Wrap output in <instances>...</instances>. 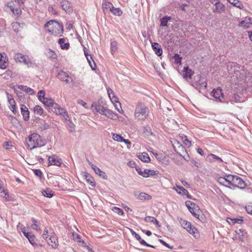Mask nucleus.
<instances>
[{"label":"nucleus","mask_w":252,"mask_h":252,"mask_svg":"<svg viewBox=\"0 0 252 252\" xmlns=\"http://www.w3.org/2000/svg\"><path fill=\"white\" fill-rule=\"evenodd\" d=\"M45 145V141L39 134L36 133H33L29 135L26 140L27 148L30 150L41 147Z\"/></svg>","instance_id":"nucleus-1"},{"label":"nucleus","mask_w":252,"mask_h":252,"mask_svg":"<svg viewBox=\"0 0 252 252\" xmlns=\"http://www.w3.org/2000/svg\"><path fill=\"white\" fill-rule=\"evenodd\" d=\"M25 0H14L7 3L4 6L6 11H10L15 17H18L22 13L21 5L23 4Z\"/></svg>","instance_id":"nucleus-2"},{"label":"nucleus","mask_w":252,"mask_h":252,"mask_svg":"<svg viewBox=\"0 0 252 252\" xmlns=\"http://www.w3.org/2000/svg\"><path fill=\"white\" fill-rule=\"evenodd\" d=\"M149 108L143 103L139 102L135 106L134 116L137 120H144L148 116Z\"/></svg>","instance_id":"nucleus-3"},{"label":"nucleus","mask_w":252,"mask_h":252,"mask_svg":"<svg viewBox=\"0 0 252 252\" xmlns=\"http://www.w3.org/2000/svg\"><path fill=\"white\" fill-rule=\"evenodd\" d=\"M45 27L49 32L55 36H61L63 32L62 25L55 20H50L45 25Z\"/></svg>","instance_id":"nucleus-4"},{"label":"nucleus","mask_w":252,"mask_h":252,"mask_svg":"<svg viewBox=\"0 0 252 252\" xmlns=\"http://www.w3.org/2000/svg\"><path fill=\"white\" fill-rule=\"evenodd\" d=\"M49 109L57 115L62 116L65 120H68L69 118L67 111L65 109L61 108L59 104L54 102L53 104L50 106Z\"/></svg>","instance_id":"nucleus-5"},{"label":"nucleus","mask_w":252,"mask_h":252,"mask_svg":"<svg viewBox=\"0 0 252 252\" xmlns=\"http://www.w3.org/2000/svg\"><path fill=\"white\" fill-rule=\"evenodd\" d=\"M192 86L195 89L200 92L202 90H204L207 87V83L203 79H201L200 75H197L194 78L192 83Z\"/></svg>","instance_id":"nucleus-6"},{"label":"nucleus","mask_w":252,"mask_h":252,"mask_svg":"<svg viewBox=\"0 0 252 252\" xmlns=\"http://www.w3.org/2000/svg\"><path fill=\"white\" fill-rule=\"evenodd\" d=\"M14 59L17 62L23 63L28 67L32 66V63L31 60L28 56L23 55L21 53H17L14 55Z\"/></svg>","instance_id":"nucleus-7"},{"label":"nucleus","mask_w":252,"mask_h":252,"mask_svg":"<svg viewBox=\"0 0 252 252\" xmlns=\"http://www.w3.org/2000/svg\"><path fill=\"white\" fill-rule=\"evenodd\" d=\"M181 223L183 227L186 229L190 234L193 235L194 237H198L199 236V233L197 229L192 226L190 222L184 220L181 222Z\"/></svg>","instance_id":"nucleus-8"},{"label":"nucleus","mask_w":252,"mask_h":252,"mask_svg":"<svg viewBox=\"0 0 252 252\" xmlns=\"http://www.w3.org/2000/svg\"><path fill=\"white\" fill-rule=\"evenodd\" d=\"M234 179H235V175L230 174L226 175L225 177H220L219 178L218 182L220 184L224 186L228 187L232 186V184L234 183Z\"/></svg>","instance_id":"nucleus-9"},{"label":"nucleus","mask_w":252,"mask_h":252,"mask_svg":"<svg viewBox=\"0 0 252 252\" xmlns=\"http://www.w3.org/2000/svg\"><path fill=\"white\" fill-rule=\"evenodd\" d=\"M186 205L192 215L196 218L199 219V215L198 213L200 212L199 207L194 203H193L190 201H186Z\"/></svg>","instance_id":"nucleus-10"},{"label":"nucleus","mask_w":252,"mask_h":252,"mask_svg":"<svg viewBox=\"0 0 252 252\" xmlns=\"http://www.w3.org/2000/svg\"><path fill=\"white\" fill-rule=\"evenodd\" d=\"M22 232L33 247H37V245L36 243V237L33 234L26 232V227H23L22 228Z\"/></svg>","instance_id":"nucleus-11"},{"label":"nucleus","mask_w":252,"mask_h":252,"mask_svg":"<svg viewBox=\"0 0 252 252\" xmlns=\"http://www.w3.org/2000/svg\"><path fill=\"white\" fill-rule=\"evenodd\" d=\"M57 77L60 81L64 82L66 84L73 82V79L66 72L63 70L59 72Z\"/></svg>","instance_id":"nucleus-12"},{"label":"nucleus","mask_w":252,"mask_h":252,"mask_svg":"<svg viewBox=\"0 0 252 252\" xmlns=\"http://www.w3.org/2000/svg\"><path fill=\"white\" fill-rule=\"evenodd\" d=\"M60 4L63 10L67 13H71L73 11L72 3L67 0H62L60 2Z\"/></svg>","instance_id":"nucleus-13"},{"label":"nucleus","mask_w":252,"mask_h":252,"mask_svg":"<svg viewBox=\"0 0 252 252\" xmlns=\"http://www.w3.org/2000/svg\"><path fill=\"white\" fill-rule=\"evenodd\" d=\"M212 7L213 11L216 13H221L225 10L224 5L220 1L215 2Z\"/></svg>","instance_id":"nucleus-14"},{"label":"nucleus","mask_w":252,"mask_h":252,"mask_svg":"<svg viewBox=\"0 0 252 252\" xmlns=\"http://www.w3.org/2000/svg\"><path fill=\"white\" fill-rule=\"evenodd\" d=\"M211 95L219 101H220L223 98V94L222 93V90L220 87L217 88L216 89H214L211 92Z\"/></svg>","instance_id":"nucleus-15"},{"label":"nucleus","mask_w":252,"mask_h":252,"mask_svg":"<svg viewBox=\"0 0 252 252\" xmlns=\"http://www.w3.org/2000/svg\"><path fill=\"white\" fill-rule=\"evenodd\" d=\"M234 183L232 187H238L240 189H244L245 187V184L242 179L238 176L235 175V179L233 180Z\"/></svg>","instance_id":"nucleus-16"},{"label":"nucleus","mask_w":252,"mask_h":252,"mask_svg":"<svg viewBox=\"0 0 252 252\" xmlns=\"http://www.w3.org/2000/svg\"><path fill=\"white\" fill-rule=\"evenodd\" d=\"M171 142L172 143L174 151L177 153L179 154L180 152L186 151L184 146L179 141L174 139Z\"/></svg>","instance_id":"nucleus-17"},{"label":"nucleus","mask_w":252,"mask_h":252,"mask_svg":"<svg viewBox=\"0 0 252 252\" xmlns=\"http://www.w3.org/2000/svg\"><path fill=\"white\" fill-rule=\"evenodd\" d=\"M49 165H54L60 166L62 164V159L53 155L48 158Z\"/></svg>","instance_id":"nucleus-18"},{"label":"nucleus","mask_w":252,"mask_h":252,"mask_svg":"<svg viewBox=\"0 0 252 252\" xmlns=\"http://www.w3.org/2000/svg\"><path fill=\"white\" fill-rule=\"evenodd\" d=\"M8 65V59L5 53H0V68L4 69Z\"/></svg>","instance_id":"nucleus-19"},{"label":"nucleus","mask_w":252,"mask_h":252,"mask_svg":"<svg viewBox=\"0 0 252 252\" xmlns=\"http://www.w3.org/2000/svg\"><path fill=\"white\" fill-rule=\"evenodd\" d=\"M134 194L137 199L141 200H150L152 198L151 195L145 192L136 191Z\"/></svg>","instance_id":"nucleus-20"},{"label":"nucleus","mask_w":252,"mask_h":252,"mask_svg":"<svg viewBox=\"0 0 252 252\" xmlns=\"http://www.w3.org/2000/svg\"><path fill=\"white\" fill-rule=\"evenodd\" d=\"M85 49H86V48H84V54L87 58V60L88 61V62L89 65H90L91 68L93 70H95L96 66L94 61L93 59L92 58V56L91 55L88 54V53H87L86 52V51L85 50Z\"/></svg>","instance_id":"nucleus-21"},{"label":"nucleus","mask_w":252,"mask_h":252,"mask_svg":"<svg viewBox=\"0 0 252 252\" xmlns=\"http://www.w3.org/2000/svg\"><path fill=\"white\" fill-rule=\"evenodd\" d=\"M90 165H91L92 168L96 174L104 179H107L106 174L104 171H102L100 169L92 163H90Z\"/></svg>","instance_id":"nucleus-22"},{"label":"nucleus","mask_w":252,"mask_h":252,"mask_svg":"<svg viewBox=\"0 0 252 252\" xmlns=\"http://www.w3.org/2000/svg\"><path fill=\"white\" fill-rule=\"evenodd\" d=\"M103 115H105L108 118L113 120H116L119 118L117 114L107 108H106Z\"/></svg>","instance_id":"nucleus-23"},{"label":"nucleus","mask_w":252,"mask_h":252,"mask_svg":"<svg viewBox=\"0 0 252 252\" xmlns=\"http://www.w3.org/2000/svg\"><path fill=\"white\" fill-rule=\"evenodd\" d=\"M46 240L48 244L54 249H56L59 245L57 237H51V238H49Z\"/></svg>","instance_id":"nucleus-24"},{"label":"nucleus","mask_w":252,"mask_h":252,"mask_svg":"<svg viewBox=\"0 0 252 252\" xmlns=\"http://www.w3.org/2000/svg\"><path fill=\"white\" fill-rule=\"evenodd\" d=\"M239 26L244 29H248L252 26V22L250 18L246 17L244 20L241 21Z\"/></svg>","instance_id":"nucleus-25"},{"label":"nucleus","mask_w":252,"mask_h":252,"mask_svg":"<svg viewBox=\"0 0 252 252\" xmlns=\"http://www.w3.org/2000/svg\"><path fill=\"white\" fill-rule=\"evenodd\" d=\"M112 138L114 141L119 142H124L126 144L130 145L131 143L127 139H124L121 135L113 133L112 134Z\"/></svg>","instance_id":"nucleus-26"},{"label":"nucleus","mask_w":252,"mask_h":252,"mask_svg":"<svg viewBox=\"0 0 252 252\" xmlns=\"http://www.w3.org/2000/svg\"><path fill=\"white\" fill-rule=\"evenodd\" d=\"M21 112L25 121H28L29 119L30 113L28 108L24 104L21 105Z\"/></svg>","instance_id":"nucleus-27"},{"label":"nucleus","mask_w":252,"mask_h":252,"mask_svg":"<svg viewBox=\"0 0 252 252\" xmlns=\"http://www.w3.org/2000/svg\"><path fill=\"white\" fill-rule=\"evenodd\" d=\"M152 47L157 56H160L162 55V50L158 43L154 42L152 44Z\"/></svg>","instance_id":"nucleus-28"},{"label":"nucleus","mask_w":252,"mask_h":252,"mask_svg":"<svg viewBox=\"0 0 252 252\" xmlns=\"http://www.w3.org/2000/svg\"><path fill=\"white\" fill-rule=\"evenodd\" d=\"M194 72L188 67H185L183 70V76L186 79H190Z\"/></svg>","instance_id":"nucleus-29"},{"label":"nucleus","mask_w":252,"mask_h":252,"mask_svg":"<svg viewBox=\"0 0 252 252\" xmlns=\"http://www.w3.org/2000/svg\"><path fill=\"white\" fill-rule=\"evenodd\" d=\"M113 4L109 1H103L102 4V8L103 12L105 14L110 10V9L113 7Z\"/></svg>","instance_id":"nucleus-30"},{"label":"nucleus","mask_w":252,"mask_h":252,"mask_svg":"<svg viewBox=\"0 0 252 252\" xmlns=\"http://www.w3.org/2000/svg\"><path fill=\"white\" fill-rule=\"evenodd\" d=\"M18 89L24 92H26L30 95H32L34 94V92L33 89L24 85H19L18 86Z\"/></svg>","instance_id":"nucleus-31"},{"label":"nucleus","mask_w":252,"mask_h":252,"mask_svg":"<svg viewBox=\"0 0 252 252\" xmlns=\"http://www.w3.org/2000/svg\"><path fill=\"white\" fill-rule=\"evenodd\" d=\"M136 170L140 175L145 178L149 177L150 172H152L150 170L148 169H144L143 171H142L139 167L136 168Z\"/></svg>","instance_id":"nucleus-32"},{"label":"nucleus","mask_w":252,"mask_h":252,"mask_svg":"<svg viewBox=\"0 0 252 252\" xmlns=\"http://www.w3.org/2000/svg\"><path fill=\"white\" fill-rule=\"evenodd\" d=\"M45 54L47 58L50 59H56L57 57L56 53L50 49H47L45 51Z\"/></svg>","instance_id":"nucleus-33"},{"label":"nucleus","mask_w":252,"mask_h":252,"mask_svg":"<svg viewBox=\"0 0 252 252\" xmlns=\"http://www.w3.org/2000/svg\"><path fill=\"white\" fill-rule=\"evenodd\" d=\"M58 43L60 45L62 49L66 50L68 49L69 47V43H65L64 38H60L58 40Z\"/></svg>","instance_id":"nucleus-34"},{"label":"nucleus","mask_w":252,"mask_h":252,"mask_svg":"<svg viewBox=\"0 0 252 252\" xmlns=\"http://www.w3.org/2000/svg\"><path fill=\"white\" fill-rule=\"evenodd\" d=\"M31 221L32 223L31 225V227L32 229L35 230L36 231L40 230V227L39 226L40 223L38 222V221L33 218L31 219Z\"/></svg>","instance_id":"nucleus-35"},{"label":"nucleus","mask_w":252,"mask_h":252,"mask_svg":"<svg viewBox=\"0 0 252 252\" xmlns=\"http://www.w3.org/2000/svg\"><path fill=\"white\" fill-rule=\"evenodd\" d=\"M84 177L87 182L92 187H95V183L93 178L90 175L86 173H84Z\"/></svg>","instance_id":"nucleus-36"},{"label":"nucleus","mask_w":252,"mask_h":252,"mask_svg":"<svg viewBox=\"0 0 252 252\" xmlns=\"http://www.w3.org/2000/svg\"><path fill=\"white\" fill-rule=\"evenodd\" d=\"M144 220L146 222H153V223L156 224L157 226H160L159 225V223H158V220L154 217H151V216L146 217L144 219Z\"/></svg>","instance_id":"nucleus-37"},{"label":"nucleus","mask_w":252,"mask_h":252,"mask_svg":"<svg viewBox=\"0 0 252 252\" xmlns=\"http://www.w3.org/2000/svg\"><path fill=\"white\" fill-rule=\"evenodd\" d=\"M139 158L142 161L148 162L150 160V157L146 153H143L138 156Z\"/></svg>","instance_id":"nucleus-38"},{"label":"nucleus","mask_w":252,"mask_h":252,"mask_svg":"<svg viewBox=\"0 0 252 252\" xmlns=\"http://www.w3.org/2000/svg\"><path fill=\"white\" fill-rule=\"evenodd\" d=\"M68 122L67 123V128L68 130L70 132H75V125L72 123V122L68 118V120H66Z\"/></svg>","instance_id":"nucleus-39"},{"label":"nucleus","mask_w":252,"mask_h":252,"mask_svg":"<svg viewBox=\"0 0 252 252\" xmlns=\"http://www.w3.org/2000/svg\"><path fill=\"white\" fill-rule=\"evenodd\" d=\"M208 158L209 161L211 162H213L215 161V160H217L220 162L223 161L222 159L220 158L213 154H210L208 156Z\"/></svg>","instance_id":"nucleus-40"},{"label":"nucleus","mask_w":252,"mask_h":252,"mask_svg":"<svg viewBox=\"0 0 252 252\" xmlns=\"http://www.w3.org/2000/svg\"><path fill=\"white\" fill-rule=\"evenodd\" d=\"M109 11H111L114 15L119 16H121L123 13L122 10L120 8H115L114 6L110 9Z\"/></svg>","instance_id":"nucleus-41"},{"label":"nucleus","mask_w":252,"mask_h":252,"mask_svg":"<svg viewBox=\"0 0 252 252\" xmlns=\"http://www.w3.org/2000/svg\"><path fill=\"white\" fill-rule=\"evenodd\" d=\"M241 101H242L241 97L237 94H234L232 98L230 100V102L232 104L234 103L240 102Z\"/></svg>","instance_id":"nucleus-42"},{"label":"nucleus","mask_w":252,"mask_h":252,"mask_svg":"<svg viewBox=\"0 0 252 252\" xmlns=\"http://www.w3.org/2000/svg\"><path fill=\"white\" fill-rule=\"evenodd\" d=\"M180 137L181 140H182V142L186 146H187L188 147H189L190 146H191V142L188 139L186 135L182 134L180 135Z\"/></svg>","instance_id":"nucleus-43"},{"label":"nucleus","mask_w":252,"mask_h":252,"mask_svg":"<svg viewBox=\"0 0 252 252\" xmlns=\"http://www.w3.org/2000/svg\"><path fill=\"white\" fill-rule=\"evenodd\" d=\"M41 102H42L45 106L50 107L54 101V100L51 98L45 97Z\"/></svg>","instance_id":"nucleus-44"},{"label":"nucleus","mask_w":252,"mask_h":252,"mask_svg":"<svg viewBox=\"0 0 252 252\" xmlns=\"http://www.w3.org/2000/svg\"><path fill=\"white\" fill-rule=\"evenodd\" d=\"M106 108H105L101 105H95V109L96 111L101 115H103V114L106 110Z\"/></svg>","instance_id":"nucleus-45"},{"label":"nucleus","mask_w":252,"mask_h":252,"mask_svg":"<svg viewBox=\"0 0 252 252\" xmlns=\"http://www.w3.org/2000/svg\"><path fill=\"white\" fill-rule=\"evenodd\" d=\"M229 3L236 7L242 8L243 7V4L238 0H227Z\"/></svg>","instance_id":"nucleus-46"},{"label":"nucleus","mask_w":252,"mask_h":252,"mask_svg":"<svg viewBox=\"0 0 252 252\" xmlns=\"http://www.w3.org/2000/svg\"><path fill=\"white\" fill-rule=\"evenodd\" d=\"M176 188L178 189H177L175 187L173 188V189L176 190V191L179 193L181 194H184L186 193V192H187V190L184 189L183 187L181 186H179L178 185H176Z\"/></svg>","instance_id":"nucleus-47"},{"label":"nucleus","mask_w":252,"mask_h":252,"mask_svg":"<svg viewBox=\"0 0 252 252\" xmlns=\"http://www.w3.org/2000/svg\"><path fill=\"white\" fill-rule=\"evenodd\" d=\"M171 19L170 17L165 16L163 17L162 18H161L160 20V26H167V23L169 20Z\"/></svg>","instance_id":"nucleus-48"},{"label":"nucleus","mask_w":252,"mask_h":252,"mask_svg":"<svg viewBox=\"0 0 252 252\" xmlns=\"http://www.w3.org/2000/svg\"><path fill=\"white\" fill-rule=\"evenodd\" d=\"M34 113L37 115H41L43 113V109L39 105H36L33 108Z\"/></svg>","instance_id":"nucleus-49"},{"label":"nucleus","mask_w":252,"mask_h":252,"mask_svg":"<svg viewBox=\"0 0 252 252\" xmlns=\"http://www.w3.org/2000/svg\"><path fill=\"white\" fill-rule=\"evenodd\" d=\"M0 196L4 198L6 201L9 200V196L8 194V192L4 189H3L2 190H1V191H0Z\"/></svg>","instance_id":"nucleus-50"},{"label":"nucleus","mask_w":252,"mask_h":252,"mask_svg":"<svg viewBox=\"0 0 252 252\" xmlns=\"http://www.w3.org/2000/svg\"><path fill=\"white\" fill-rule=\"evenodd\" d=\"M111 50L112 52H116L118 50V43L116 41H111Z\"/></svg>","instance_id":"nucleus-51"},{"label":"nucleus","mask_w":252,"mask_h":252,"mask_svg":"<svg viewBox=\"0 0 252 252\" xmlns=\"http://www.w3.org/2000/svg\"><path fill=\"white\" fill-rule=\"evenodd\" d=\"M43 195L47 197L51 198L53 196V193L51 190L46 189L42 191Z\"/></svg>","instance_id":"nucleus-52"},{"label":"nucleus","mask_w":252,"mask_h":252,"mask_svg":"<svg viewBox=\"0 0 252 252\" xmlns=\"http://www.w3.org/2000/svg\"><path fill=\"white\" fill-rule=\"evenodd\" d=\"M12 27L13 30L15 32H18L20 31V24L19 23H17V22L12 23Z\"/></svg>","instance_id":"nucleus-53"},{"label":"nucleus","mask_w":252,"mask_h":252,"mask_svg":"<svg viewBox=\"0 0 252 252\" xmlns=\"http://www.w3.org/2000/svg\"><path fill=\"white\" fill-rule=\"evenodd\" d=\"M51 230V228L45 227L44 230V232L43 233L42 236L43 238L45 240L48 239V235L49 234L50 231Z\"/></svg>","instance_id":"nucleus-54"},{"label":"nucleus","mask_w":252,"mask_h":252,"mask_svg":"<svg viewBox=\"0 0 252 252\" xmlns=\"http://www.w3.org/2000/svg\"><path fill=\"white\" fill-rule=\"evenodd\" d=\"M112 210L115 213H116L121 216L123 215L124 214V212H123V210L122 209L119 208L117 207H114L112 209Z\"/></svg>","instance_id":"nucleus-55"},{"label":"nucleus","mask_w":252,"mask_h":252,"mask_svg":"<svg viewBox=\"0 0 252 252\" xmlns=\"http://www.w3.org/2000/svg\"><path fill=\"white\" fill-rule=\"evenodd\" d=\"M114 106L115 107V108L117 109V110L120 113H123L124 111L123 110L122 107H121V104L120 102L119 103H114Z\"/></svg>","instance_id":"nucleus-56"},{"label":"nucleus","mask_w":252,"mask_h":252,"mask_svg":"<svg viewBox=\"0 0 252 252\" xmlns=\"http://www.w3.org/2000/svg\"><path fill=\"white\" fill-rule=\"evenodd\" d=\"M72 237L74 240L77 242H81V237L77 233L75 232L72 233Z\"/></svg>","instance_id":"nucleus-57"},{"label":"nucleus","mask_w":252,"mask_h":252,"mask_svg":"<svg viewBox=\"0 0 252 252\" xmlns=\"http://www.w3.org/2000/svg\"><path fill=\"white\" fill-rule=\"evenodd\" d=\"M45 92L44 91L41 90L38 93V97L39 100L41 101L43 98H45Z\"/></svg>","instance_id":"nucleus-58"},{"label":"nucleus","mask_w":252,"mask_h":252,"mask_svg":"<svg viewBox=\"0 0 252 252\" xmlns=\"http://www.w3.org/2000/svg\"><path fill=\"white\" fill-rule=\"evenodd\" d=\"M175 62L177 64H180L181 63L182 58L179 56V55L176 54L174 56Z\"/></svg>","instance_id":"nucleus-59"},{"label":"nucleus","mask_w":252,"mask_h":252,"mask_svg":"<svg viewBox=\"0 0 252 252\" xmlns=\"http://www.w3.org/2000/svg\"><path fill=\"white\" fill-rule=\"evenodd\" d=\"M109 98H110V99L111 101H112V102L113 103H119V102H120L119 101V99H118V98L117 96H116L114 94V95H112V96H111V97H109Z\"/></svg>","instance_id":"nucleus-60"},{"label":"nucleus","mask_w":252,"mask_h":252,"mask_svg":"<svg viewBox=\"0 0 252 252\" xmlns=\"http://www.w3.org/2000/svg\"><path fill=\"white\" fill-rule=\"evenodd\" d=\"M247 212L252 215V205H248L245 207Z\"/></svg>","instance_id":"nucleus-61"},{"label":"nucleus","mask_w":252,"mask_h":252,"mask_svg":"<svg viewBox=\"0 0 252 252\" xmlns=\"http://www.w3.org/2000/svg\"><path fill=\"white\" fill-rule=\"evenodd\" d=\"M139 242L142 245L145 246L149 247L154 248V247L153 246H152L150 244H148V243H146V241H145L144 240H143L142 239Z\"/></svg>","instance_id":"nucleus-62"},{"label":"nucleus","mask_w":252,"mask_h":252,"mask_svg":"<svg viewBox=\"0 0 252 252\" xmlns=\"http://www.w3.org/2000/svg\"><path fill=\"white\" fill-rule=\"evenodd\" d=\"M34 173L36 176L39 177H41V176H42V173L39 169H35L34 171Z\"/></svg>","instance_id":"nucleus-63"},{"label":"nucleus","mask_w":252,"mask_h":252,"mask_svg":"<svg viewBox=\"0 0 252 252\" xmlns=\"http://www.w3.org/2000/svg\"><path fill=\"white\" fill-rule=\"evenodd\" d=\"M233 220L234 221V223L241 224L243 222V219L242 217H240V218L234 219Z\"/></svg>","instance_id":"nucleus-64"}]
</instances>
